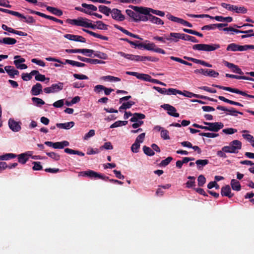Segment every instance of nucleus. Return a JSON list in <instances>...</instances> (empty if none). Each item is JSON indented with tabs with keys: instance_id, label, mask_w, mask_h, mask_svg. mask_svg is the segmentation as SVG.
I'll list each match as a JSON object with an SVG mask.
<instances>
[{
	"instance_id": "23",
	"label": "nucleus",
	"mask_w": 254,
	"mask_h": 254,
	"mask_svg": "<svg viewBox=\"0 0 254 254\" xmlns=\"http://www.w3.org/2000/svg\"><path fill=\"white\" fill-rule=\"evenodd\" d=\"M46 9L48 11L51 12L52 14L56 16H61L63 14V11L59 8L50 6H46Z\"/></svg>"
},
{
	"instance_id": "64",
	"label": "nucleus",
	"mask_w": 254,
	"mask_h": 254,
	"mask_svg": "<svg viewBox=\"0 0 254 254\" xmlns=\"http://www.w3.org/2000/svg\"><path fill=\"white\" fill-rule=\"evenodd\" d=\"M31 62L43 67L45 66V63L43 61L37 59H32Z\"/></svg>"
},
{
	"instance_id": "43",
	"label": "nucleus",
	"mask_w": 254,
	"mask_h": 254,
	"mask_svg": "<svg viewBox=\"0 0 254 254\" xmlns=\"http://www.w3.org/2000/svg\"><path fill=\"white\" fill-rule=\"evenodd\" d=\"M170 59L172 60H173L174 61L180 63L182 64H185V65H189V66H192V64L191 63H189V62H187L186 61H184V60H182V59H181L180 58L175 57H174V56H171V57H170Z\"/></svg>"
},
{
	"instance_id": "16",
	"label": "nucleus",
	"mask_w": 254,
	"mask_h": 254,
	"mask_svg": "<svg viewBox=\"0 0 254 254\" xmlns=\"http://www.w3.org/2000/svg\"><path fill=\"white\" fill-rule=\"evenodd\" d=\"M9 128L13 131L17 132L21 129L20 123L15 122L13 119H10L8 121Z\"/></svg>"
},
{
	"instance_id": "19",
	"label": "nucleus",
	"mask_w": 254,
	"mask_h": 254,
	"mask_svg": "<svg viewBox=\"0 0 254 254\" xmlns=\"http://www.w3.org/2000/svg\"><path fill=\"white\" fill-rule=\"evenodd\" d=\"M4 69L11 78H14L15 75H18L19 74V71L15 69L12 66H5Z\"/></svg>"
},
{
	"instance_id": "59",
	"label": "nucleus",
	"mask_w": 254,
	"mask_h": 254,
	"mask_svg": "<svg viewBox=\"0 0 254 254\" xmlns=\"http://www.w3.org/2000/svg\"><path fill=\"white\" fill-rule=\"evenodd\" d=\"M177 94H183V92L174 88H169L167 89V94L176 95Z\"/></svg>"
},
{
	"instance_id": "36",
	"label": "nucleus",
	"mask_w": 254,
	"mask_h": 254,
	"mask_svg": "<svg viewBox=\"0 0 254 254\" xmlns=\"http://www.w3.org/2000/svg\"><path fill=\"white\" fill-rule=\"evenodd\" d=\"M17 42L16 40L10 37H5L2 40L0 39V43H3L6 45H14Z\"/></svg>"
},
{
	"instance_id": "55",
	"label": "nucleus",
	"mask_w": 254,
	"mask_h": 254,
	"mask_svg": "<svg viewBox=\"0 0 254 254\" xmlns=\"http://www.w3.org/2000/svg\"><path fill=\"white\" fill-rule=\"evenodd\" d=\"M198 186L199 187H203L206 183V179L202 175H200L197 178Z\"/></svg>"
},
{
	"instance_id": "20",
	"label": "nucleus",
	"mask_w": 254,
	"mask_h": 254,
	"mask_svg": "<svg viewBox=\"0 0 254 254\" xmlns=\"http://www.w3.org/2000/svg\"><path fill=\"white\" fill-rule=\"evenodd\" d=\"M118 54L121 56L126 58L127 59L134 61L136 62L140 61V56L139 55H133L131 54H126L123 52H118Z\"/></svg>"
},
{
	"instance_id": "56",
	"label": "nucleus",
	"mask_w": 254,
	"mask_h": 254,
	"mask_svg": "<svg viewBox=\"0 0 254 254\" xmlns=\"http://www.w3.org/2000/svg\"><path fill=\"white\" fill-rule=\"evenodd\" d=\"M32 164L34 165V166L32 167V169L34 171H39L42 170L43 169V167L41 165L40 162H33Z\"/></svg>"
},
{
	"instance_id": "8",
	"label": "nucleus",
	"mask_w": 254,
	"mask_h": 254,
	"mask_svg": "<svg viewBox=\"0 0 254 254\" xmlns=\"http://www.w3.org/2000/svg\"><path fill=\"white\" fill-rule=\"evenodd\" d=\"M161 108H163L164 110L167 111V113L171 116L174 117H179L180 115L179 113H176L177 110L176 109L169 105V104H164L161 105Z\"/></svg>"
},
{
	"instance_id": "29",
	"label": "nucleus",
	"mask_w": 254,
	"mask_h": 254,
	"mask_svg": "<svg viewBox=\"0 0 254 254\" xmlns=\"http://www.w3.org/2000/svg\"><path fill=\"white\" fill-rule=\"evenodd\" d=\"M218 98L221 101H223L224 102L230 104L231 105L238 106H240V107H243L244 106L243 104H241L239 102H235V101H232V100H230L229 99H228L226 98L225 97H224L223 96H219L218 97Z\"/></svg>"
},
{
	"instance_id": "18",
	"label": "nucleus",
	"mask_w": 254,
	"mask_h": 254,
	"mask_svg": "<svg viewBox=\"0 0 254 254\" xmlns=\"http://www.w3.org/2000/svg\"><path fill=\"white\" fill-rule=\"evenodd\" d=\"M183 33H170L169 37H166V39L168 41L177 42L179 39H182Z\"/></svg>"
},
{
	"instance_id": "31",
	"label": "nucleus",
	"mask_w": 254,
	"mask_h": 254,
	"mask_svg": "<svg viewBox=\"0 0 254 254\" xmlns=\"http://www.w3.org/2000/svg\"><path fill=\"white\" fill-rule=\"evenodd\" d=\"M69 145L68 141L64 140L61 142H54V148L55 149H63L64 147L68 146Z\"/></svg>"
},
{
	"instance_id": "34",
	"label": "nucleus",
	"mask_w": 254,
	"mask_h": 254,
	"mask_svg": "<svg viewBox=\"0 0 254 254\" xmlns=\"http://www.w3.org/2000/svg\"><path fill=\"white\" fill-rule=\"evenodd\" d=\"M149 21L152 23L158 24V25H163L164 22L160 18L156 17L152 14L149 15Z\"/></svg>"
},
{
	"instance_id": "57",
	"label": "nucleus",
	"mask_w": 254,
	"mask_h": 254,
	"mask_svg": "<svg viewBox=\"0 0 254 254\" xmlns=\"http://www.w3.org/2000/svg\"><path fill=\"white\" fill-rule=\"evenodd\" d=\"M14 59H15L13 62L14 64L15 65H18L21 63H23L25 62V59L20 58V56H14Z\"/></svg>"
},
{
	"instance_id": "24",
	"label": "nucleus",
	"mask_w": 254,
	"mask_h": 254,
	"mask_svg": "<svg viewBox=\"0 0 254 254\" xmlns=\"http://www.w3.org/2000/svg\"><path fill=\"white\" fill-rule=\"evenodd\" d=\"M222 30L224 31H227V32H228V31H231V32H232L231 34H234V33H244V34H248V30H246V31H242V30H239V29H236V28H234L232 27H224V28L222 29Z\"/></svg>"
},
{
	"instance_id": "63",
	"label": "nucleus",
	"mask_w": 254,
	"mask_h": 254,
	"mask_svg": "<svg viewBox=\"0 0 254 254\" xmlns=\"http://www.w3.org/2000/svg\"><path fill=\"white\" fill-rule=\"evenodd\" d=\"M156 47V45L153 43L146 44L145 46H144V49L153 51Z\"/></svg>"
},
{
	"instance_id": "21",
	"label": "nucleus",
	"mask_w": 254,
	"mask_h": 254,
	"mask_svg": "<svg viewBox=\"0 0 254 254\" xmlns=\"http://www.w3.org/2000/svg\"><path fill=\"white\" fill-rule=\"evenodd\" d=\"M114 26L115 28H116V29L120 30L123 33H124V34H126L127 35H128V36H129L130 37H132L136 38V39H140V40H142V39L141 38H140L138 35L134 34H133V33L129 32L127 30L124 29V28H123L122 27H121V26H119L118 25L115 24Z\"/></svg>"
},
{
	"instance_id": "4",
	"label": "nucleus",
	"mask_w": 254,
	"mask_h": 254,
	"mask_svg": "<svg viewBox=\"0 0 254 254\" xmlns=\"http://www.w3.org/2000/svg\"><path fill=\"white\" fill-rule=\"evenodd\" d=\"M129 8H131L132 9H133L134 11H135L137 12H139V13L143 14L144 15H148L150 14V12H151L153 14H155L157 15L158 10H155L153 9H152L151 8L146 7H142V6H134L130 5L129 6Z\"/></svg>"
},
{
	"instance_id": "13",
	"label": "nucleus",
	"mask_w": 254,
	"mask_h": 254,
	"mask_svg": "<svg viewBox=\"0 0 254 254\" xmlns=\"http://www.w3.org/2000/svg\"><path fill=\"white\" fill-rule=\"evenodd\" d=\"M77 58L78 60H79L82 62L87 63H90L91 64H103L105 63V62L100 60L86 58L82 57L80 56H77Z\"/></svg>"
},
{
	"instance_id": "41",
	"label": "nucleus",
	"mask_w": 254,
	"mask_h": 254,
	"mask_svg": "<svg viewBox=\"0 0 254 254\" xmlns=\"http://www.w3.org/2000/svg\"><path fill=\"white\" fill-rule=\"evenodd\" d=\"M137 78L145 81L151 82L152 78L148 74L138 73V75L137 76Z\"/></svg>"
},
{
	"instance_id": "52",
	"label": "nucleus",
	"mask_w": 254,
	"mask_h": 254,
	"mask_svg": "<svg viewBox=\"0 0 254 254\" xmlns=\"http://www.w3.org/2000/svg\"><path fill=\"white\" fill-rule=\"evenodd\" d=\"M242 136L248 141L252 143V145L254 147V138L253 135L250 134H243Z\"/></svg>"
},
{
	"instance_id": "10",
	"label": "nucleus",
	"mask_w": 254,
	"mask_h": 254,
	"mask_svg": "<svg viewBox=\"0 0 254 254\" xmlns=\"http://www.w3.org/2000/svg\"><path fill=\"white\" fill-rule=\"evenodd\" d=\"M216 109L219 110L228 112V113H226V115H231L235 117L237 116L238 114L240 115H243V113L242 112L236 110V109L234 108L227 109V108L221 106H218L216 107Z\"/></svg>"
},
{
	"instance_id": "45",
	"label": "nucleus",
	"mask_w": 254,
	"mask_h": 254,
	"mask_svg": "<svg viewBox=\"0 0 254 254\" xmlns=\"http://www.w3.org/2000/svg\"><path fill=\"white\" fill-rule=\"evenodd\" d=\"M149 61L153 62H156L159 61V59L150 56H140V61Z\"/></svg>"
},
{
	"instance_id": "54",
	"label": "nucleus",
	"mask_w": 254,
	"mask_h": 254,
	"mask_svg": "<svg viewBox=\"0 0 254 254\" xmlns=\"http://www.w3.org/2000/svg\"><path fill=\"white\" fill-rule=\"evenodd\" d=\"M97 28L100 30H106L108 29V25L104 23L101 21H96Z\"/></svg>"
},
{
	"instance_id": "50",
	"label": "nucleus",
	"mask_w": 254,
	"mask_h": 254,
	"mask_svg": "<svg viewBox=\"0 0 254 254\" xmlns=\"http://www.w3.org/2000/svg\"><path fill=\"white\" fill-rule=\"evenodd\" d=\"M180 95H183L184 96L188 97L189 98L195 97L199 98V97H200V95L196 94L188 91H184V92H183V94H181Z\"/></svg>"
},
{
	"instance_id": "60",
	"label": "nucleus",
	"mask_w": 254,
	"mask_h": 254,
	"mask_svg": "<svg viewBox=\"0 0 254 254\" xmlns=\"http://www.w3.org/2000/svg\"><path fill=\"white\" fill-rule=\"evenodd\" d=\"M140 144L136 142H134L133 144L131 146V150L133 153H137L139 151V149L140 148Z\"/></svg>"
},
{
	"instance_id": "61",
	"label": "nucleus",
	"mask_w": 254,
	"mask_h": 254,
	"mask_svg": "<svg viewBox=\"0 0 254 254\" xmlns=\"http://www.w3.org/2000/svg\"><path fill=\"white\" fill-rule=\"evenodd\" d=\"M161 136L165 140L169 139V131L165 129H162L161 131Z\"/></svg>"
},
{
	"instance_id": "33",
	"label": "nucleus",
	"mask_w": 254,
	"mask_h": 254,
	"mask_svg": "<svg viewBox=\"0 0 254 254\" xmlns=\"http://www.w3.org/2000/svg\"><path fill=\"white\" fill-rule=\"evenodd\" d=\"M231 186L234 190L240 191L241 189V186L240 182L235 179L231 181Z\"/></svg>"
},
{
	"instance_id": "6",
	"label": "nucleus",
	"mask_w": 254,
	"mask_h": 254,
	"mask_svg": "<svg viewBox=\"0 0 254 254\" xmlns=\"http://www.w3.org/2000/svg\"><path fill=\"white\" fill-rule=\"evenodd\" d=\"M64 83L59 82L56 84H53L50 87H46L44 89V91L46 93H51L58 92L63 89Z\"/></svg>"
},
{
	"instance_id": "51",
	"label": "nucleus",
	"mask_w": 254,
	"mask_h": 254,
	"mask_svg": "<svg viewBox=\"0 0 254 254\" xmlns=\"http://www.w3.org/2000/svg\"><path fill=\"white\" fill-rule=\"evenodd\" d=\"M247 9L244 6H237L235 5V8L234 11L238 13H246L247 12Z\"/></svg>"
},
{
	"instance_id": "30",
	"label": "nucleus",
	"mask_w": 254,
	"mask_h": 254,
	"mask_svg": "<svg viewBox=\"0 0 254 254\" xmlns=\"http://www.w3.org/2000/svg\"><path fill=\"white\" fill-rule=\"evenodd\" d=\"M126 12L129 17L133 19L134 21L137 22V19L139 17V12L128 9H126Z\"/></svg>"
},
{
	"instance_id": "15",
	"label": "nucleus",
	"mask_w": 254,
	"mask_h": 254,
	"mask_svg": "<svg viewBox=\"0 0 254 254\" xmlns=\"http://www.w3.org/2000/svg\"><path fill=\"white\" fill-rule=\"evenodd\" d=\"M166 17L169 20H170L172 21H173L174 22H176L178 23H180L181 24H182L184 26H187L188 21L184 20L183 19L176 17L174 15L171 14L169 13H168L166 15Z\"/></svg>"
},
{
	"instance_id": "9",
	"label": "nucleus",
	"mask_w": 254,
	"mask_h": 254,
	"mask_svg": "<svg viewBox=\"0 0 254 254\" xmlns=\"http://www.w3.org/2000/svg\"><path fill=\"white\" fill-rule=\"evenodd\" d=\"M85 20H87L89 22L91 21L89 19L80 17L77 19H67L66 20V22L71 25L83 27Z\"/></svg>"
},
{
	"instance_id": "37",
	"label": "nucleus",
	"mask_w": 254,
	"mask_h": 254,
	"mask_svg": "<svg viewBox=\"0 0 254 254\" xmlns=\"http://www.w3.org/2000/svg\"><path fill=\"white\" fill-rule=\"evenodd\" d=\"M98 8L99 11L100 12L104 14L106 16H109L112 10L110 8L103 5H100L98 7Z\"/></svg>"
},
{
	"instance_id": "5",
	"label": "nucleus",
	"mask_w": 254,
	"mask_h": 254,
	"mask_svg": "<svg viewBox=\"0 0 254 254\" xmlns=\"http://www.w3.org/2000/svg\"><path fill=\"white\" fill-rule=\"evenodd\" d=\"M212 86L220 89H223L232 93L238 94L248 98H251V95L247 94L246 91H241L237 88H233L230 87L223 86L217 84H213Z\"/></svg>"
},
{
	"instance_id": "62",
	"label": "nucleus",
	"mask_w": 254,
	"mask_h": 254,
	"mask_svg": "<svg viewBox=\"0 0 254 254\" xmlns=\"http://www.w3.org/2000/svg\"><path fill=\"white\" fill-rule=\"evenodd\" d=\"M221 5L227 9V10L229 11H234V9L235 8V5H231L230 4H227L226 3L223 2L221 3Z\"/></svg>"
},
{
	"instance_id": "27",
	"label": "nucleus",
	"mask_w": 254,
	"mask_h": 254,
	"mask_svg": "<svg viewBox=\"0 0 254 254\" xmlns=\"http://www.w3.org/2000/svg\"><path fill=\"white\" fill-rule=\"evenodd\" d=\"M211 19H215L218 21H226L227 22H231L233 21V18L230 16L228 17H223L222 16H210Z\"/></svg>"
},
{
	"instance_id": "58",
	"label": "nucleus",
	"mask_w": 254,
	"mask_h": 254,
	"mask_svg": "<svg viewBox=\"0 0 254 254\" xmlns=\"http://www.w3.org/2000/svg\"><path fill=\"white\" fill-rule=\"evenodd\" d=\"M35 78L36 80L39 81H44L45 80H47V82H49L50 80L49 78H46L44 75L40 73L35 76Z\"/></svg>"
},
{
	"instance_id": "53",
	"label": "nucleus",
	"mask_w": 254,
	"mask_h": 254,
	"mask_svg": "<svg viewBox=\"0 0 254 254\" xmlns=\"http://www.w3.org/2000/svg\"><path fill=\"white\" fill-rule=\"evenodd\" d=\"M199 135L205 136L209 138H214L219 136V134L210 132H201L200 133Z\"/></svg>"
},
{
	"instance_id": "22",
	"label": "nucleus",
	"mask_w": 254,
	"mask_h": 254,
	"mask_svg": "<svg viewBox=\"0 0 254 254\" xmlns=\"http://www.w3.org/2000/svg\"><path fill=\"white\" fill-rule=\"evenodd\" d=\"M42 92V86L39 83H37L31 88V93L32 95L37 96Z\"/></svg>"
},
{
	"instance_id": "28",
	"label": "nucleus",
	"mask_w": 254,
	"mask_h": 254,
	"mask_svg": "<svg viewBox=\"0 0 254 254\" xmlns=\"http://www.w3.org/2000/svg\"><path fill=\"white\" fill-rule=\"evenodd\" d=\"M29 155L27 152L23 153L17 155L18 157V162L22 164H24L28 160Z\"/></svg>"
},
{
	"instance_id": "49",
	"label": "nucleus",
	"mask_w": 254,
	"mask_h": 254,
	"mask_svg": "<svg viewBox=\"0 0 254 254\" xmlns=\"http://www.w3.org/2000/svg\"><path fill=\"white\" fill-rule=\"evenodd\" d=\"M143 151L146 155L149 156H153L155 154L154 151L151 148L146 146L143 147Z\"/></svg>"
},
{
	"instance_id": "3",
	"label": "nucleus",
	"mask_w": 254,
	"mask_h": 254,
	"mask_svg": "<svg viewBox=\"0 0 254 254\" xmlns=\"http://www.w3.org/2000/svg\"><path fill=\"white\" fill-rule=\"evenodd\" d=\"M78 175L79 176H82L83 177H88L90 178L100 179L105 181H107V180L109 179L108 177L103 175L101 174L98 173L94 171L90 170L80 172H79Z\"/></svg>"
},
{
	"instance_id": "42",
	"label": "nucleus",
	"mask_w": 254,
	"mask_h": 254,
	"mask_svg": "<svg viewBox=\"0 0 254 254\" xmlns=\"http://www.w3.org/2000/svg\"><path fill=\"white\" fill-rule=\"evenodd\" d=\"M182 39L184 40L190 41L193 43H198V41L194 37L189 35L183 33Z\"/></svg>"
},
{
	"instance_id": "46",
	"label": "nucleus",
	"mask_w": 254,
	"mask_h": 254,
	"mask_svg": "<svg viewBox=\"0 0 254 254\" xmlns=\"http://www.w3.org/2000/svg\"><path fill=\"white\" fill-rule=\"evenodd\" d=\"M31 100L34 104L37 106H41L45 104V102L42 99L37 97H32Z\"/></svg>"
},
{
	"instance_id": "38",
	"label": "nucleus",
	"mask_w": 254,
	"mask_h": 254,
	"mask_svg": "<svg viewBox=\"0 0 254 254\" xmlns=\"http://www.w3.org/2000/svg\"><path fill=\"white\" fill-rule=\"evenodd\" d=\"M188 179L190 180L189 181H187L186 183V188H192L193 187H195V178L193 176H188Z\"/></svg>"
},
{
	"instance_id": "40",
	"label": "nucleus",
	"mask_w": 254,
	"mask_h": 254,
	"mask_svg": "<svg viewBox=\"0 0 254 254\" xmlns=\"http://www.w3.org/2000/svg\"><path fill=\"white\" fill-rule=\"evenodd\" d=\"M95 51L91 49H79V53H81L87 57H92V54Z\"/></svg>"
},
{
	"instance_id": "17",
	"label": "nucleus",
	"mask_w": 254,
	"mask_h": 254,
	"mask_svg": "<svg viewBox=\"0 0 254 254\" xmlns=\"http://www.w3.org/2000/svg\"><path fill=\"white\" fill-rule=\"evenodd\" d=\"M221 194L223 196H227L229 198L232 197L234 195L233 193L231 192V190L229 185H226L222 187Z\"/></svg>"
},
{
	"instance_id": "35",
	"label": "nucleus",
	"mask_w": 254,
	"mask_h": 254,
	"mask_svg": "<svg viewBox=\"0 0 254 254\" xmlns=\"http://www.w3.org/2000/svg\"><path fill=\"white\" fill-rule=\"evenodd\" d=\"M209 163V161L207 159H199L195 162L198 170H202L203 167Z\"/></svg>"
},
{
	"instance_id": "11",
	"label": "nucleus",
	"mask_w": 254,
	"mask_h": 254,
	"mask_svg": "<svg viewBox=\"0 0 254 254\" xmlns=\"http://www.w3.org/2000/svg\"><path fill=\"white\" fill-rule=\"evenodd\" d=\"M112 17L116 20L119 21H124L125 19V16L122 14L121 11L117 8H113L111 12Z\"/></svg>"
},
{
	"instance_id": "14",
	"label": "nucleus",
	"mask_w": 254,
	"mask_h": 254,
	"mask_svg": "<svg viewBox=\"0 0 254 254\" xmlns=\"http://www.w3.org/2000/svg\"><path fill=\"white\" fill-rule=\"evenodd\" d=\"M64 37L71 41L85 43L86 39L84 37L79 35L67 34L64 35Z\"/></svg>"
},
{
	"instance_id": "47",
	"label": "nucleus",
	"mask_w": 254,
	"mask_h": 254,
	"mask_svg": "<svg viewBox=\"0 0 254 254\" xmlns=\"http://www.w3.org/2000/svg\"><path fill=\"white\" fill-rule=\"evenodd\" d=\"M94 57L103 60H107L108 59V56L106 54L99 51H95L94 53Z\"/></svg>"
},
{
	"instance_id": "44",
	"label": "nucleus",
	"mask_w": 254,
	"mask_h": 254,
	"mask_svg": "<svg viewBox=\"0 0 254 254\" xmlns=\"http://www.w3.org/2000/svg\"><path fill=\"white\" fill-rule=\"evenodd\" d=\"M17 157V155L13 153H6L4 155L0 156V159L4 160H8Z\"/></svg>"
},
{
	"instance_id": "1",
	"label": "nucleus",
	"mask_w": 254,
	"mask_h": 254,
	"mask_svg": "<svg viewBox=\"0 0 254 254\" xmlns=\"http://www.w3.org/2000/svg\"><path fill=\"white\" fill-rule=\"evenodd\" d=\"M241 148L242 142L238 140H234L229 143V145L223 146L221 150L217 152L216 154L219 157L226 158L227 155L225 153H238Z\"/></svg>"
},
{
	"instance_id": "2",
	"label": "nucleus",
	"mask_w": 254,
	"mask_h": 254,
	"mask_svg": "<svg viewBox=\"0 0 254 254\" xmlns=\"http://www.w3.org/2000/svg\"><path fill=\"white\" fill-rule=\"evenodd\" d=\"M220 47L219 44H198L194 45L192 49L194 50L203 51L206 52L213 51Z\"/></svg>"
},
{
	"instance_id": "26",
	"label": "nucleus",
	"mask_w": 254,
	"mask_h": 254,
	"mask_svg": "<svg viewBox=\"0 0 254 254\" xmlns=\"http://www.w3.org/2000/svg\"><path fill=\"white\" fill-rule=\"evenodd\" d=\"M74 125V123L72 121L70 122H67L65 123H57L56 126L60 128L68 129Z\"/></svg>"
},
{
	"instance_id": "25",
	"label": "nucleus",
	"mask_w": 254,
	"mask_h": 254,
	"mask_svg": "<svg viewBox=\"0 0 254 254\" xmlns=\"http://www.w3.org/2000/svg\"><path fill=\"white\" fill-rule=\"evenodd\" d=\"M82 30L83 31H84L85 32L88 33L90 35L94 36V37L99 38L101 40H105V41H108L109 40V37L105 36H103L102 35L95 33V32L90 31L89 30H87L86 29H83Z\"/></svg>"
},
{
	"instance_id": "32",
	"label": "nucleus",
	"mask_w": 254,
	"mask_h": 254,
	"mask_svg": "<svg viewBox=\"0 0 254 254\" xmlns=\"http://www.w3.org/2000/svg\"><path fill=\"white\" fill-rule=\"evenodd\" d=\"M145 116L144 114L139 113H135L133 114V116L130 119V121L131 122H137L138 120H142L145 119Z\"/></svg>"
},
{
	"instance_id": "48",
	"label": "nucleus",
	"mask_w": 254,
	"mask_h": 254,
	"mask_svg": "<svg viewBox=\"0 0 254 254\" xmlns=\"http://www.w3.org/2000/svg\"><path fill=\"white\" fill-rule=\"evenodd\" d=\"M46 154L55 161H59L60 159V155L54 152H46Z\"/></svg>"
},
{
	"instance_id": "12",
	"label": "nucleus",
	"mask_w": 254,
	"mask_h": 254,
	"mask_svg": "<svg viewBox=\"0 0 254 254\" xmlns=\"http://www.w3.org/2000/svg\"><path fill=\"white\" fill-rule=\"evenodd\" d=\"M227 51H246V45L241 46L235 43H232L228 45L227 49Z\"/></svg>"
},
{
	"instance_id": "7",
	"label": "nucleus",
	"mask_w": 254,
	"mask_h": 254,
	"mask_svg": "<svg viewBox=\"0 0 254 254\" xmlns=\"http://www.w3.org/2000/svg\"><path fill=\"white\" fill-rule=\"evenodd\" d=\"M203 124L205 125L209 126V131L214 132L218 131L224 127L223 124L221 122L209 123L203 122Z\"/></svg>"
},
{
	"instance_id": "39",
	"label": "nucleus",
	"mask_w": 254,
	"mask_h": 254,
	"mask_svg": "<svg viewBox=\"0 0 254 254\" xmlns=\"http://www.w3.org/2000/svg\"><path fill=\"white\" fill-rule=\"evenodd\" d=\"M64 152L69 154H76L79 156H84V153L81 151L78 150H74L71 149L66 148L64 150Z\"/></svg>"
}]
</instances>
